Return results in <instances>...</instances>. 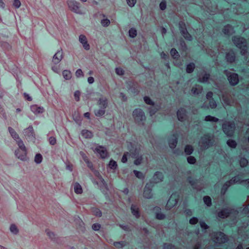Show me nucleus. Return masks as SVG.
<instances>
[{
    "label": "nucleus",
    "instance_id": "26",
    "mask_svg": "<svg viewBox=\"0 0 249 249\" xmlns=\"http://www.w3.org/2000/svg\"><path fill=\"white\" fill-rule=\"evenodd\" d=\"M154 212L156 213V218L159 220L163 219L165 216L164 214L160 213V208L159 207H155L153 209Z\"/></svg>",
    "mask_w": 249,
    "mask_h": 249
},
{
    "label": "nucleus",
    "instance_id": "12",
    "mask_svg": "<svg viewBox=\"0 0 249 249\" xmlns=\"http://www.w3.org/2000/svg\"><path fill=\"white\" fill-rule=\"evenodd\" d=\"M94 152L98 154L102 159H105L109 156L107 149L102 146H97L95 148Z\"/></svg>",
    "mask_w": 249,
    "mask_h": 249
},
{
    "label": "nucleus",
    "instance_id": "21",
    "mask_svg": "<svg viewBox=\"0 0 249 249\" xmlns=\"http://www.w3.org/2000/svg\"><path fill=\"white\" fill-rule=\"evenodd\" d=\"M97 105L100 108L106 109L108 105V101L106 97H102L97 101Z\"/></svg>",
    "mask_w": 249,
    "mask_h": 249
},
{
    "label": "nucleus",
    "instance_id": "4",
    "mask_svg": "<svg viewBox=\"0 0 249 249\" xmlns=\"http://www.w3.org/2000/svg\"><path fill=\"white\" fill-rule=\"evenodd\" d=\"M232 41L238 48L241 49V54L245 55L247 52V42L246 40L241 37L234 36L232 38Z\"/></svg>",
    "mask_w": 249,
    "mask_h": 249
},
{
    "label": "nucleus",
    "instance_id": "38",
    "mask_svg": "<svg viewBox=\"0 0 249 249\" xmlns=\"http://www.w3.org/2000/svg\"><path fill=\"white\" fill-rule=\"evenodd\" d=\"M194 151V148L192 146L190 145H187L184 149V152L186 155H190Z\"/></svg>",
    "mask_w": 249,
    "mask_h": 249
},
{
    "label": "nucleus",
    "instance_id": "46",
    "mask_svg": "<svg viewBox=\"0 0 249 249\" xmlns=\"http://www.w3.org/2000/svg\"><path fill=\"white\" fill-rule=\"evenodd\" d=\"M203 200L205 204L208 206H210L212 204L211 198L209 196H205L203 197Z\"/></svg>",
    "mask_w": 249,
    "mask_h": 249
},
{
    "label": "nucleus",
    "instance_id": "29",
    "mask_svg": "<svg viewBox=\"0 0 249 249\" xmlns=\"http://www.w3.org/2000/svg\"><path fill=\"white\" fill-rule=\"evenodd\" d=\"M198 81L201 83H206L208 81L210 78V74L205 73L198 76Z\"/></svg>",
    "mask_w": 249,
    "mask_h": 249
},
{
    "label": "nucleus",
    "instance_id": "14",
    "mask_svg": "<svg viewBox=\"0 0 249 249\" xmlns=\"http://www.w3.org/2000/svg\"><path fill=\"white\" fill-rule=\"evenodd\" d=\"M68 5L69 8L73 12L76 13H80V10L79 3L74 0H70L68 1Z\"/></svg>",
    "mask_w": 249,
    "mask_h": 249
},
{
    "label": "nucleus",
    "instance_id": "52",
    "mask_svg": "<svg viewBox=\"0 0 249 249\" xmlns=\"http://www.w3.org/2000/svg\"><path fill=\"white\" fill-rule=\"evenodd\" d=\"M248 160L245 158H241L240 160V164L241 167H245L248 164Z\"/></svg>",
    "mask_w": 249,
    "mask_h": 249
},
{
    "label": "nucleus",
    "instance_id": "49",
    "mask_svg": "<svg viewBox=\"0 0 249 249\" xmlns=\"http://www.w3.org/2000/svg\"><path fill=\"white\" fill-rule=\"evenodd\" d=\"M101 23L103 26L107 27L110 24V21L107 18H104L101 20Z\"/></svg>",
    "mask_w": 249,
    "mask_h": 249
},
{
    "label": "nucleus",
    "instance_id": "48",
    "mask_svg": "<svg viewBox=\"0 0 249 249\" xmlns=\"http://www.w3.org/2000/svg\"><path fill=\"white\" fill-rule=\"evenodd\" d=\"M133 173L135 174V176L138 178L142 179L144 177V175L141 172L137 170H134Z\"/></svg>",
    "mask_w": 249,
    "mask_h": 249
},
{
    "label": "nucleus",
    "instance_id": "54",
    "mask_svg": "<svg viewBox=\"0 0 249 249\" xmlns=\"http://www.w3.org/2000/svg\"><path fill=\"white\" fill-rule=\"evenodd\" d=\"M144 101L145 103L148 105L152 106L154 105V102L151 100V99L149 97L147 96H145L144 97Z\"/></svg>",
    "mask_w": 249,
    "mask_h": 249
},
{
    "label": "nucleus",
    "instance_id": "58",
    "mask_svg": "<svg viewBox=\"0 0 249 249\" xmlns=\"http://www.w3.org/2000/svg\"><path fill=\"white\" fill-rule=\"evenodd\" d=\"M198 221V219L196 217H193L191 218L189 220V223L191 225H195L196 224Z\"/></svg>",
    "mask_w": 249,
    "mask_h": 249
},
{
    "label": "nucleus",
    "instance_id": "64",
    "mask_svg": "<svg viewBox=\"0 0 249 249\" xmlns=\"http://www.w3.org/2000/svg\"><path fill=\"white\" fill-rule=\"evenodd\" d=\"M157 109L154 106L149 108V113L151 116H152L157 111Z\"/></svg>",
    "mask_w": 249,
    "mask_h": 249
},
{
    "label": "nucleus",
    "instance_id": "36",
    "mask_svg": "<svg viewBox=\"0 0 249 249\" xmlns=\"http://www.w3.org/2000/svg\"><path fill=\"white\" fill-rule=\"evenodd\" d=\"M81 135L85 138H90L92 137V133L88 130H83L81 132Z\"/></svg>",
    "mask_w": 249,
    "mask_h": 249
},
{
    "label": "nucleus",
    "instance_id": "33",
    "mask_svg": "<svg viewBox=\"0 0 249 249\" xmlns=\"http://www.w3.org/2000/svg\"><path fill=\"white\" fill-rule=\"evenodd\" d=\"M223 33L225 35H230L233 33V28L231 26L227 25L224 27Z\"/></svg>",
    "mask_w": 249,
    "mask_h": 249
},
{
    "label": "nucleus",
    "instance_id": "37",
    "mask_svg": "<svg viewBox=\"0 0 249 249\" xmlns=\"http://www.w3.org/2000/svg\"><path fill=\"white\" fill-rule=\"evenodd\" d=\"M205 121L207 122H217L219 121V119L215 117L208 115L205 117Z\"/></svg>",
    "mask_w": 249,
    "mask_h": 249
},
{
    "label": "nucleus",
    "instance_id": "42",
    "mask_svg": "<svg viewBox=\"0 0 249 249\" xmlns=\"http://www.w3.org/2000/svg\"><path fill=\"white\" fill-rule=\"evenodd\" d=\"M92 213L93 215L96 216L101 217L102 216V212L99 209L96 208H93L92 209Z\"/></svg>",
    "mask_w": 249,
    "mask_h": 249
},
{
    "label": "nucleus",
    "instance_id": "35",
    "mask_svg": "<svg viewBox=\"0 0 249 249\" xmlns=\"http://www.w3.org/2000/svg\"><path fill=\"white\" fill-rule=\"evenodd\" d=\"M106 112V109L103 108H100L99 109L94 110V114L97 117L103 116Z\"/></svg>",
    "mask_w": 249,
    "mask_h": 249
},
{
    "label": "nucleus",
    "instance_id": "50",
    "mask_svg": "<svg viewBox=\"0 0 249 249\" xmlns=\"http://www.w3.org/2000/svg\"><path fill=\"white\" fill-rule=\"evenodd\" d=\"M171 55L174 58H178L179 56V54L177 51L173 48L172 49L170 52Z\"/></svg>",
    "mask_w": 249,
    "mask_h": 249
},
{
    "label": "nucleus",
    "instance_id": "31",
    "mask_svg": "<svg viewBox=\"0 0 249 249\" xmlns=\"http://www.w3.org/2000/svg\"><path fill=\"white\" fill-rule=\"evenodd\" d=\"M131 210L132 214L136 217L138 218L140 217V213L138 207L132 204L131 206Z\"/></svg>",
    "mask_w": 249,
    "mask_h": 249
},
{
    "label": "nucleus",
    "instance_id": "60",
    "mask_svg": "<svg viewBox=\"0 0 249 249\" xmlns=\"http://www.w3.org/2000/svg\"><path fill=\"white\" fill-rule=\"evenodd\" d=\"M164 249H177L174 246L170 244H164Z\"/></svg>",
    "mask_w": 249,
    "mask_h": 249
},
{
    "label": "nucleus",
    "instance_id": "7",
    "mask_svg": "<svg viewBox=\"0 0 249 249\" xmlns=\"http://www.w3.org/2000/svg\"><path fill=\"white\" fill-rule=\"evenodd\" d=\"M130 145L132 146V148L130 149V154L132 155L133 158L136 159L134 161V164L137 165H140L142 161V157L139 155L140 148L139 146L134 148L132 146V143H130Z\"/></svg>",
    "mask_w": 249,
    "mask_h": 249
},
{
    "label": "nucleus",
    "instance_id": "59",
    "mask_svg": "<svg viewBox=\"0 0 249 249\" xmlns=\"http://www.w3.org/2000/svg\"><path fill=\"white\" fill-rule=\"evenodd\" d=\"M137 0H126L127 4L130 7H133L136 3Z\"/></svg>",
    "mask_w": 249,
    "mask_h": 249
},
{
    "label": "nucleus",
    "instance_id": "22",
    "mask_svg": "<svg viewBox=\"0 0 249 249\" xmlns=\"http://www.w3.org/2000/svg\"><path fill=\"white\" fill-rule=\"evenodd\" d=\"M31 111L35 114H38L43 113L44 109L43 107L38 106L36 105H34L30 107Z\"/></svg>",
    "mask_w": 249,
    "mask_h": 249
},
{
    "label": "nucleus",
    "instance_id": "3",
    "mask_svg": "<svg viewBox=\"0 0 249 249\" xmlns=\"http://www.w3.org/2000/svg\"><path fill=\"white\" fill-rule=\"evenodd\" d=\"M213 142V136L212 134H207L201 138L198 144L202 149H206L212 146Z\"/></svg>",
    "mask_w": 249,
    "mask_h": 249
},
{
    "label": "nucleus",
    "instance_id": "51",
    "mask_svg": "<svg viewBox=\"0 0 249 249\" xmlns=\"http://www.w3.org/2000/svg\"><path fill=\"white\" fill-rule=\"evenodd\" d=\"M114 246L117 248H121L123 247L124 245V241L120 242H115L113 243Z\"/></svg>",
    "mask_w": 249,
    "mask_h": 249
},
{
    "label": "nucleus",
    "instance_id": "16",
    "mask_svg": "<svg viewBox=\"0 0 249 249\" xmlns=\"http://www.w3.org/2000/svg\"><path fill=\"white\" fill-rule=\"evenodd\" d=\"M63 58V53L61 49L57 51L53 57L52 61L54 64H58Z\"/></svg>",
    "mask_w": 249,
    "mask_h": 249
},
{
    "label": "nucleus",
    "instance_id": "53",
    "mask_svg": "<svg viewBox=\"0 0 249 249\" xmlns=\"http://www.w3.org/2000/svg\"><path fill=\"white\" fill-rule=\"evenodd\" d=\"M48 141L49 142L50 144L53 145H54L56 142V138L53 136L49 137L48 138Z\"/></svg>",
    "mask_w": 249,
    "mask_h": 249
},
{
    "label": "nucleus",
    "instance_id": "15",
    "mask_svg": "<svg viewBox=\"0 0 249 249\" xmlns=\"http://www.w3.org/2000/svg\"><path fill=\"white\" fill-rule=\"evenodd\" d=\"M222 94V99L224 104L226 105H231L232 103V98L231 94L227 91H221Z\"/></svg>",
    "mask_w": 249,
    "mask_h": 249
},
{
    "label": "nucleus",
    "instance_id": "23",
    "mask_svg": "<svg viewBox=\"0 0 249 249\" xmlns=\"http://www.w3.org/2000/svg\"><path fill=\"white\" fill-rule=\"evenodd\" d=\"M186 110L183 108H180L177 112V116L178 120L182 122L186 118Z\"/></svg>",
    "mask_w": 249,
    "mask_h": 249
},
{
    "label": "nucleus",
    "instance_id": "5",
    "mask_svg": "<svg viewBox=\"0 0 249 249\" xmlns=\"http://www.w3.org/2000/svg\"><path fill=\"white\" fill-rule=\"evenodd\" d=\"M238 212L233 209L225 208L218 213L217 215L221 218H225L228 216L236 217Z\"/></svg>",
    "mask_w": 249,
    "mask_h": 249
},
{
    "label": "nucleus",
    "instance_id": "55",
    "mask_svg": "<svg viewBox=\"0 0 249 249\" xmlns=\"http://www.w3.org/2000/svg\"><path fill=\"white\" fill-rule=\"evenodd\" d=\"M115 72L119 75H123L124 74V71L121 68H116Z\"/></svg>",
    "mask_w": 249,
    "mask_h": 249
},
{
    "label": "nucleus",
    "instance_id": "47",
    "mask_svg": "<svg viewBox=\"0 0 249 249\" xmlns=\"http://www.w3.org/2000/svg\"><path fill=\"white\" fill-rule=\"evenodd\" d=\"M227 143L229 146L231 148H235L237 145L236 142L232 140H230L228 141Z\"/></svg>",
    "mask_w": 249,
    "mask_h": 249
},
{
    "label": "nucleus",
    "instance_id": "25",
    "mask_svg": "<svg viewBox=\"0 0 249 249\" xmlns=\"http://www.w3.org/2000/svg\"><path fill=\"white\" fill-rule=\"evenodd\" d=\"M163 176L162 173L157 172L153 176V182L154 183H159L162 181Z\"/></svg>",
    "mask_w": 249,
    "mask_h": 249
},
{
    "label": "nucleus",
    "instance_id": "34",
    "mask_svg": "<svg viewBox=\"0 0 249 249\" xmlns=\"http://www.w3.org/2000/svg\"><path fill=\"white\" fill-rule=\"evenodd\" d=\"M74 191L77 194H80L83 192L81 186L77 182L74 184Z\"/></svg>",
    "mask_w": 249,
    "mask_h": 249
},
{
    "label": "nucleus",
    "instance_id": "19",
    "mask_svg": "<svg viewBox=\"0 0 249 249\" xmlns=\"http://www.w3.org/2000/svg\"><path fill=\"white\" fill-rule=\"evenodd\" d=\"M79 41L85 50H89L90 49V45L88 43L87 38L85 35H80L79 36Z\"/></svg>",
    "mask_w": 249,
    "mask_h": 249
},
{
    "label": "nucleus",
    "instance_id": "63",
    "mask_svg": "<svg viewBox=\"0 0 249 249\" xmlns=\"http://www.w3.org/2000/svg\"><path fill=\"white\" fill-rule=\"evenodd\" d=\"M46 234L49 236V237L51 239H53L54 235L53 232L50 231L49 230H46L45 231Z\"/></svg>",
    "mask_w": 249,
    "mask_h": 249
},
{
    "label": "nucleus",
    "instance_id": "43",
    "mask_svg": "<svg viewBox=\"0 0 249 249\" xmlns=\"http://www.w3.org/2000/svg\"><path fill=\"white\" fill-rule=\"evenodd\" d=\"M62 74L64 78L67 80L70 79L71 77V72L69 71H64Z\"/></svg>",
    "mask_w": 249,
    "mask_h": 249
},
{
    "label": "nucleus",
    "instance_id": "41",
    "mask_svg": "<svg viewBox=\"0 0 249 249\" xmlns=\"http://www.w3.org/2000/svg\"><path fill=\"white\" fill-rule=\"evenodd\" d=\"M128 33H129V36L131 37H132V38H134L135 36H136L137 35V30L135 28H132L129 29Z\"/></svg>",
    "mask_w": 249,
    "mask_h": 249
},
{
    "label": "nucleus",
    "instance_id": "10",
    "mask_svg": "<svg viewBox=\"0 0 249 249\" xmlns=\"http://www.w3.org/2000/svg\"><path fill=\"white\" fill-rule=\"evenodd\" d=\"M224 73L227 75L231 85L234 86L238 84L239 78L237 74L229 71L227 70L224 71Z\"/></svg>",
    "mask_w": 249,
    "mask_h": 249
},
{
    "label": "nucleus",
    "instance_id": "61",
    "mask_svg": "<svg viewBox=\"0 0 249 249\" xmlns=\"http://www.w3.org/2000/svg\"><path fill=\"white\" fill-rule=\"evenodd\" d=\"M80 92L78 90H76L74 94L75 100L76 101H79L80 100Z\"/></svg>",
    "mask_w": 249,
    "mask_h": 249
},
{
    "label": "nucleus",
    "instance_id": "6",
    "mask_svg": "<svg viewBox=\"0 0 249 249\" xmlns=\"http://www.w3.org/2000/svg\"><path fill=\"white\" fill-rule=\"evenodd\" d=\"M211 237L214 242L219 244L224 243L228 240L225 234L221 232H213L211 234Z\"/></svg>",
    "mask_w": 249,
    "mask_h": 249
},
{
    "label": "nucleus",
    "instance_id": "2",
    "mask_svg": "<svg viewBox=\"0 0 249 249\" xmlns=\"http://www.w3.org/2000/svg\"><path fill=\"white\" fill-rule=\"evenodd\" d=\"M234 183H244L247 186V187L249 188V179L245 180H241L240 177L238 176L232 178L230 180L226 182L223 185L221 191V194L224 195L228 187Z\"/></svg>",
    "mask_w": 249,
    "mask_h": 249
},
{
    "label": "nucleus",
    "instance_id": "13",
    "mask_svg": "<svg viewBox=\"0 0 249 249\" xmlns=\"http://www.w3.org/2000/svg\"><path fill=\"white\" fill-rule=\"evenodd\" d=\"M179 27L180 32L183 37L187 40H191L192 36L188 33V31H187L185 23L182 21H180L179 23Z\"/></svg>",
    "mask_w": 249,
    "mask_h": 249
},
{
    "label": "nucleus",
    "instance_id": "11",
    "mask_svg": "<svg viewBox=\"0 0 249 249\" xmlns=\"http://www.w3.org/2000/svg\"><path fill=\"white\" fill-rule=\"evenodd\" d=\"M178 196L176 194H172L170 197L166 208L167 209H170L174 206H175L178 203Z\"/></svg>",
    "mask_w": 249,
    "mask_h": 249
},
{
    "label": "nucleus",
    "instance_id": "24",
    "mask_svg": "<svg viewBox=\"0 0 249 249\" xmlns=\"http://www.w3.org/2000/svg\"><path fill=\"white\" fill-rule=\"evenodd\" d=\"M178 136L176 134H174L171 138L169 140V145L171 148H174L177 143Z\"/></svg>",
    "mask_w": 249,
    "mask_h": 249
},
{
    "label": "nucleus",
    "instance_id": "30",
    "mask_svg": "<svg viewBox=\"0 0 249 249\" xmlns=\"http://www.w3.org/2000/svg\"><path fill=\"white\" fill-rule=\"evenodd\" d=\"M235 58V55L234 53L232 51H230L226 54V59L227 61L230 63H232L234 61Z\"/></svg>",
    "mask_w": 249,
    "mask_h": 249
},
{
    "label": "nucleus",
    "instance_id": "28",
    "mask_svg": "<svg viewBox=\"0 0 249 249\" xmlns=\"http://www.w3.org/2000/svg\"><path fill=\"white\" fill-rule=\"evenodd\" d=\"M202 89H203L202 86L196 85L192 88L191 92L194 95H198L201 93Z\"/></svg>",
    "mask_w": 249,
    "mask_h": 249
},
{
    "label": "nucleus",
    "instance_id": "9",
    "mask_svg": "<svg viewBox=\"0 0 249 249\" xmlns=\"http://www.w3.org/2000/svg\"><path fill=\"white\" fill-rule=\"evenodd\" d=\"M133 116L135 122L139 124H143L145 120L144 112L141 109H136L133 112Z\"/></svg>",
    "mask_w": 249,
    "mask_h": 249
},
{
    "label": "nucleus",
    "instance_id": "32",
    "mask_svg": "<svg viewBox=\"0 0 249 249\" xmlns=\"http://www.w3.org/2000/svg\"><path fill=\"white\" fill-rule=\"evenodd\" d=\"M8 131L11 136V137L15 140L16 141L17 140H18L20 139L18 135L17 134V133L15 131V130L12 128L11 127H8Z\"/></svg>",
    "mask_w": 249,
    "mask_h": 249
},
{
    "label": "nucleus",
    "instance_id": "56",
    "mask_svg": "<svg viewBox=\"0 0 249 249\" xmlns=\"http://www.w3.org/2000/svg\"><path fill=\"white\" fill-rule=\"evenodd\" d=\"M187 161L190 164H194L196 161V160L195 157L193 156H189L187 158Z\"/></svg>",
    "mask_w": 249,
    "mask_h": 249
},
{
    "label": "nucleus",
    "instance_id": "27",
    "mask_svg": "<svg viewBox=\"0 0 249 249\" xmlns=\"http://www.w3.org/2000/svg\"><path fill=\"white\" fill-rule=\"evenodd\" d=\"M209 100V106H207V104L206 103H204L201 106V107L203 108H208L209 107H210L212 108H215L217 106V104L215 101L213 99H212Z\"/></svg>",
    "mask_w": 249,
    "mask_h": 249
},
{
    "label": "nucleus",
    "instance_id": "20",
    "mask_svg": "<svg viewBox=\"0 0 249 249\" xmlns=\"http://www.w3.org/2000/svg\"><path fill=\"white\" fill-rule=\"evenodd\" d=\"M143 196L146 198H151L152 196V189L150 184H147L144 189Z\"/></svg>",
    "mask_w": 249,
    "mask_h": 249
},
{
    "label": "nucleus",
    "instance_id": "40",
    "mask_svg": "<svg viewBox=\"0 0 249 249\" xmlns=\"http://www.w3.org/2000/svg\"><path fill=\"white\" fill-rule=\"evenodd\" d=\"M108 167L110 169L115 170L117 167V164L115 161L111 160L108 164Z\"/></svg>",
    "mask_w": 249,
    "mask_h": 249
},
{
    "label": "nucleus",
    "instance_id": "1",
    "mask_svg": "<svg viewBox=\"0 0 249 249\" xmlns=\"http://www.w3.org/2000/svg\"><path fill=\"white\" fill-rule=\"evenodd\" d=\"M16 143L18 146V148L15 150V154L16 156L21 160H27V149L23 141L20 139L18 140H17Z\"/></svg>",
    "mask_w": 249,
    "mask_h": 249
},
{
    "label": "nucleus",
    "instance_id": "62",
    "mask_svg": "<svg viewBox=\"0 0 249 249\" xmlns=\"http://www.w3.org/2000/svg\"><path fill=\"white\" fill-rule=\"evenodd\" d=\"M129 155L128 152L124 153L122 158V161L123 163L126 162L127 160V156Z\"/></svg>",
    "mask_w": 249,
    "mask_h": 249
},
{
    "label": "nucleus",
    "instance_id": "17",
    "mask_svg": "<svg viewBox=\"0 0 249 249\" xmlns=\"http://www.w3.org/2000/svg\"><path fill=\"white\" fill-rule=\"evenodd\" d=\"M188 180L193 188L197 190H201L203 187L200 181L194 180L191 177L188 178Z\"/></svg>",
    "mask_w": 249,
    "mask_h": 249
},
{
    "label": "nucleus",
    "instance_id": "18",
    "mask_svg": "<svg viewBox=\"0 0 249 249\" xmlns=\"http://www.w3.org/2000/svg\"><path fill=\"white\" fill-rule=\"evenodd\" d=\"M23 133L25 137L29 139H33L35 138L34 129L32 125H30L28 128L25 129Z\"/></svg>",
    "mask_w": 249,
    "mask_h": 249
},
{
    "label": "nucleus",
    "instance_id": "39",
    "mask_svg": "<svg viewBox=\"0 0 249 249\" xmlns=\"http://www.w3.org/2000/svg\"><path fill=\"white\" fill-rule=\"evenodd\" d=\"M195 68V65L193 63H190L187 65L186 67V71L187 73H192Z\"/></svg>",
    "mask_w": 249,
    "mask_h": 249
},
{
    "label": "nucleus",
    "instance_id": "44",
    "mask_svg": "<svg viewBox=\"0 0 249 249\" xmlns=\"http://www.w3.org/2000/svg\"><path fill=\"white\" fill-rule=\"evenodd\" d=\"M10 231L14 234H17L18 232V230L15 224H12L10 228Z\"/></svg>",
    "mask_w": 249,
    "mask_h": 249
},
{
    "label": "nucleus",
    "instance_id": "8",
    "mask_svg": "<svg viewBox=\"0 0 249 249\" xmlns=\"http://www.w3.org/2000/svg\"><path fill=\"white\" fill-rule=\"evenodd\" d=\"M235 124L234 123L226 122L222 124L223 132L228 136H231L233 134L235 129Z\"/></svg>",
    "mask_w": 249,
    "mask_h": 249
},
{
    "label": "nucleus",
    "instance_id": "45",
    "mask_svg": "<svg viewBox=\"0 0 249 249\" xmlns=\"http://www.w3.org/2000/svg\"><path fill=\"white\" fill-rule=\"evenodd\" d=\"M42 160V156L40 154H37L35 157V161L36 163L39 164L41 162Z\"/></svg>",
    "mask_w": 249,
    "mask_h": 249
},
{
    "label": "nucleus",
    "instance_id": "57",
    "mask_svg": "<svg viewBox=\"0 0 249 249\" xmlns=\"http://www.w3.org/2000/svg\"><path fill=\"white\" fill-rule=\"evenodd\" d=\"M21 5V2L19 0H14L13 6L16 8H18Z\"/></svg>",
    "mask_w": 249,
    "mask_h": 249
}]
</instances>
